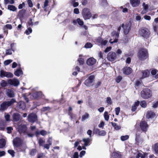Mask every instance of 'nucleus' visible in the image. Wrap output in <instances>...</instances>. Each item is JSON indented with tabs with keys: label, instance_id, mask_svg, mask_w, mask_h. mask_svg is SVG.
<instances>
[{
	"label": "nucleus",
	"instance_id": "obj_51",
	"mask_svg": "<svg viewBox=\"0 0 158 158\" xmlns=\"http://www.w3.org/2000/svg\"><path fill=\"white\" fill-rule=\"evenodd\" d=\"M17 8L15 6L10 5V10L13 11H16Z\"/></svg>",
	"mask_w": 158,
	"mask_h": 158
},
{
	"label": "nucleus",
	"instance_id": "obj_30",
	"mask_svg": "<svg viewBox=\"0 0 158 158\" xmlns=\"http://www.w3.org/2000/svg\"><path fill=\"white\" fill-rule=\"evenodd\" d=\"M20 118V116L18 113H15L13 115V118L15 121H17L19 120Z\"/></svg>",
	"mask_w": 158,
	"mask_h": 158
},
{
	"label": "nucleus",
	"instance_id": "obj_17",
	"mask_svg": "<svg viewBox=\"0 0 158 158\" xmlns=\"http://www.w3.org/2000/svg\"><path fill=\"white\" fill-rule=\"evenodd\" d=\"M130 3L133 6L136 7L140 3V0H130Z\"/></svg>",
	"mask_w": 158,
	"mask_h": 158
},
{
	"label": "nucleus",
	"instance_id": "obj_14",
	"mask_svg": "<svg viewBox=\"0 0 158 158\" xmlns=\"http://www.w3.org/2000/svg\"><path fill=\"white\" fill-rule=\"evenodd\" d=\"M123 71L124 73L128 75L132 72V69L129 67H126L123 69Z\"/></svg>",
	"mask_w": 158,
	"mask_h": 158
},
{
	"label": "nucleus",
	"instance_id": "obj_32",
	"mask_svg": "<svg viewBox=\"0 0 158 158\" xmlns=\"http://www.w3.org/2000/svg\"><path fill=\"white\" fill-rule=\"evenodd\" d=\"M112 126L114 127V129L116 130H118L120 129V126L117 125V124L115 123L111 122Z\"/></svg>",
	"mask_w": 158,
	"mask_h": 158
},
{
	"label": "nucleus",
	"instance_id": "obj_3",
	"mask_svg": "<svg viewBox=\"0 0 158 158\" xmlns=\"http://www.w3.org/2000/svg\"><path fill=\"white\" fill-rule=\"evenodd\" d=\"M131 23L130 22L126 23L125 24L123 23L122 25V27L123 29V32L124 34L126 35L131 30Z\"/></svg>",
	"mask_w": 158,
	"mask_h": 158
},
{
	"label": "nucleus",
	"instance_id": "obj_47",
	"mask_svg": "<svg viewBox=\"0 0 158 158\" xmlns=\"http://www.w3.org/2000/svg\"><path fill=\"white\" fill-rule=\"evenodd\" d=\"M36 151L35 149H32L30 152V154L31 156H34L35 154Z\"/></svg>",
	"mask_w": 158,
	"mask_h": 158
},
{
	"label": "nucleus",
	"instance_id": "obj_39",
	"mask_svg": "<svg viewBox=\"0 0 158 158\" xmlns=\"http://www.w3.org/2000/svg\"><path fill=\"white\" fill-rule=\"evenodd\" d=\"M81 56H82L81 55H79V57H80V58H79L78 60V61L79 63L80 64H82L84 63V60L83 59L80 58Z\"/></svg>",
	"mask_w": 158,
	"mask_h": 158
},
{
	"label": "nucleus",
	"instance_id": "obj_4",
	"mask_svg": "<svg viewBox=\"0 0 158 158\" xmlns=\"http://www.w3.org/2000/svg\"><path fill=\"white\" fill-rule=\"evenodd\" d=\"M82 14L85 19H89L92 16V15L89 10L87 8H85L83 9Z\"/></svg>",
	"mask_w": 158,
	"mask_h": 158
},
{
	"label": "nucleus",
	"instance_id": "obj_50",
	"mask_svg": "<svg viewBox=\"0 0 158 158\" xmlns=\"http://www.w3.org/2000/svg\"><path fill=\"white\" fill-rule=\"evenodd\" d=\"M120 111V108L119 107H118L115 109V111L116 113V114L117 115H118Z\"/></svg>",
	"mask_w": 158,
	"mask_h": 158
},
{
	"label": "nucleus",
	"instance_id": "obj_9",
	"mask_svg": "<svg viewBox=\"0 0 158 158\" xmlns=\"http://www.w3.org/2000/svg\"><path fill=\"white\" fill-rule=\"evenodd\" d=\"M140 33L142 36L147 39L149 37L150 32L148 29L145 28L141 29Z\"/></svg>",
	"mask_w": 158,
	"mask_h": 158
},
{
	"label": "nucleus",
	"instance_id": "obj_44",
	"mask_svg": "<svg viewBox=\"0 0 158 158\" xmlns=\"http://www.w3.org/2000/svg\"><path fill=\"white\" fill-rule=\"evenodd\" d=\"M32 31V30L30 27L28 28L27 30L25 31L26 34L27 35H29L30 33H31Z\"/></svg>",
	"mask_w": 158,
	"mask_h": 158
},
{
	"label": "nucleus",
	"instance_id": "obj_25",
	"mask_svg": "<svg viewBox=\"0 0 158 158\" xmlns=\"http://www.w3.org/2000/svg\"><path fill=\"white\" fill-rule=\"evenodd\" d=\"M42 94V92L39 91L34 93L32 95L34 98H35L39 97H41Z\"/></svg>",
	"mask_w": 158,
	"mask_h": 158
},
{
	"label": "nucleus",
	"instance_id": "obj_56",
	"mask_svg": "<svg viewBox=\"0 0 158 158\" xmlns=\"http://www.w3.org/2000/svg\"><path fill=\"white\" fill-rule=\"evenodd\" d=\"M27 2L29 7H31L33 6V3L31 0H28Z\"/></svg>",
	"mask_w": 158,
	"mask_h": 158
},
{
	"label": "nucleus",
	"instance_id": "obj_7",
	"mask_svg": "<svg viewBox=\"0 0 158 158\" xmlns=\"http://www.w3.org/2000/svg\"><path fill=\"white\" fill-rule=\"evenodd\" d=\"M27 119L29 122L33 123L37 120V116L35 113H32L28 115Z\"/></svg>",
	"mask_w": 158,
	"mask_h": 158
},
{
	"label": "nucleus",
	"instance_id": "obj_36",
	"mask_svg": "<svg viewBox=\"0 0 158 158\" xmlns=\"http://www.w3.org/2000/svg\"><path fill=\"white\" fill-rule=\"evenodd\" d=\"M104 116L105 120L107 121H108L109 118V116L108 115V112L105 111L104 112Z\"/></svg>",
	"mask_w": 158,
	"mask_h": 158
},
{
	"label": "nucleus",
	"instance_id": "obj_26",
	"mask_svg": "<svg viewBox=\"0 0 158 158\" xmlns=\"http://www.w3.org/2000/svg\"><path fill=\"white\" fill-rule=\"evenodd\" d=\"M7 84H10V79H8V82L4 80H2L1 83V85L2 87H5L7 86Z\"/></svg>",
	"mask_w": 158,
	"mask_h": 158
},
{
	"label": "nucleus",
	"instance_id": "obj_48",
	"mask_svg": "<svg viewBox=\"0 0 158 158\" xmlns=\"http://www.w3.org/2000/svg\"><path fill=\"white\" fill-rule=\"evenodd\" d=\"M50 109H51L50 108L49 106H48V107H43L42 109V110L43 111H47V110L49 111V110H50Z\"/></svg>",
	"mask_w": 158,
	"mask_h": 158
},
{
	"label": "nucleus",
	"instance_id": "obj_6",
	"mask_svg": "<svg viewBox=\"0 0 158 158\" xmlns=\"http://www.w3.org/2000/svg\"><path fill=\"white\" fill-rule=\"evenodd\" d=\"M139 125L140 129L143 131L145 132L147 131L149 126L146 122L141 121Z\"/></svg>",
	"mask_w": 158,
	"mask_h": 158
},
{
	"label": "nucleus",
	"instance_id": "obj_33",
	"mask_svg": "<svg viewBox=\"0 0 158 158\" xmlns=\"http://www.w3.org/2000/svg\"><path fill=\"white\" fill-rule=\"evenodd\" d=\"M89 114L88 113H85L82 117V121H83L86 119L88 118H89Z\"/></svg>",
	"mask_w": 158,
	"mask_h": 158
},
{
	"label": "nucleus",
	"instance_id": "obj_53",
	"mask_svg": "<svg viewBox=\"0 0 158 158\" xmlns=\"http://www.w3.org/2000/svg\"><path fill=\"white\" fill-rule=\"evenodd\" d=\"M158 72V71L155 69H153L151 71V73L152 75L153 76L155 75Z\"/></svg>",
	"mask_w": 158,
	"mask_h": 158
},
{
	"label": "nucleus",
	"instance_id": "obj_15",
	"mask_svg": "<svg viewBox=\"0 0 158 158\" xmlns=\"http://www.w3.org/2000/svg\"><path fill=\"white\" fill-rule=\"evenodd\" d=\"M96 62V60L93 58H90L87 61V64L89 65H92L94 64Z\"/></svg>",
	"mask_w": 158,
	"mask_h": 158
},
{
	"label": "nucleus",
	"instance_id": "obj_24",
	"mask_svg": "<svg viewBox=\"0 0 158 158\" xmlns=\"http://www.w3.org/2000/svg\"><path fill=\"white\" fill-rule=\"evenodd\" d=\"M6 121L1 120L0 122V129L4 130L6 125Z\"/></svg>",
	"mask_w": 158,
	"mask_h": 158
},
{
	"label": "nucleus",
	"instance_id": "obj_52",
	"mask_svg": "<svg viewBox=\"0 0 158 158\" xmlns=\"http://www.w3.org/2000/svg\"><path fill=\"white\" fill-rule=\"evenodd\" d=\"M40 133L41 135L44 136L47 135V132L45 131L42 130L40 131Z\"/></svg>",
	"mask_w": 158,
	"mask_h": 158
},
{
	"label": "nucleus",
	"instance_id": "obj_35",
	"mask_svg": "<svg viewBox=\"0 0 158 158\" xmlns=\"http://www.w3.org/2000/svg\"><path fill=\"white\" fill-rule=\"evenodd\" d=\"M49 1L48 0H45V1L44 3L43 8L44 9V10L45 11H47V6H48V3Z\"/></svg>",
	"mask_w": 158,
	"mask_h": 158
},
{
	"label": "nucleus",
	"instance_id": "obj_59",
	"mask_svg": "<svg viewBox=\"0 0 158 158\" xmlns=\"http://www.w3.org/2000/svg\"><path fill=\"white\" fill-rule=\"evenodd\" d=\"M28 23L29 25H35V24H34V23L32 22V19L31 18L30 19V20L28 22Z\"/></svg>",
	"mask_w": 158,
	"mask_h": 158
},
{
	"label": "nucleus",
	"instance_id": "obj_22",
	"mask_svg": "<svg viewBox=\"0 0 158 158\" xmlns=\"http://www.w3.org/2000/svg\"><path fill=\"white\" fill-rule=\"evenodd\" d=\"M15 75L18 77L20 75L23 74V72L22 71L21 68L19 69H17L14 72Z\"/></svg>",
	"mask_w": 158,
	"mask_h": 158
},
{
	"label": "nucleus",
	"instance_id": "obj_41",
	"mask_svg": "<svg viewBox=\"0 0 158 158\" xmlns=\"http://www.w3.org/2000/svg\"><path fill=\"white\" fill-rule=\"evenodd\" d=\"M106 101L107 103L111 105L112 104L111 99L110 97L107 98Z\"/></svg>",
	"mask_w": 158,
	"mask_h": 158
},
{
	"label": "nucleus",
	"instance_id": "obj_62",
	"mask_svg": "<svg viewBox=\"0 0 158 158\" xmlns=\"http://www.w3.org/2000/svg\"><path fill=\"white\" fill-rule=\"evenodd\" d=\"M85 151H81L80 153L79 156L80 157H82L83 156L85 155Z\"/></svg>",
	"mask_w": 158,
	"mask_h": 158
},
{
	"label": "nucleus",
	"instance_id": "obj_28",
	"mask_svg": "<svg viewBox=\"0 0 158 158\" xmlns=\"http://www.w3.org/2000/svg\"><path fill=\"white\" fill-rule=\"evenodd\" d=\"M139 101L135 102L133 106L132 107L131 110L132 111H135L137 109V107L139 105Z\"/></svg>",
	"mask_w": 158,
	"mask_h": 158
},
{
	"label": "nucleus",
	"instance_id": "obj_29",
	"mask_svg": "<svg viewBox=\"0 0 158 158\" xmlns=\"http://www.w3.org/2000/svg\"><path fill=\"white\" fill-rule=\"evenodd\" d=\"M83 141L84 142V145L86 146L89 145V142L91 141L90 139L89 138H84Z\"/></svg>",
	"mask_w": 158,
	"mask_h": 158
},
{
	"label": "nucleus",
	"instance_id": "obj_8",
	"mask_svg": "<svg viewBox=\"0 0 158 158\" xmlns=\"http://www.w3.org/2000/svg\"><path fill=\"white\" fill-rule=\"evenodd\" d=\"M17 129L20 134H23L25 135V134L27 133V127L25 125L21 124L18 125Z\"/></svg>",
	"mask_w": 158,
	"mask_h": 158
},
{
	"label": "nucleus",
	"instance_id": "obj_57",
	"mask_svg": "<svg viewBox=\"0 0 158 158\" xmlns=\"http://www.w3.org/2000/svg\"><path fill=\"white\" fill-rule=\"evenodd\" d=\"M122 79V77L120 76H118L116 79L117 82L119 83L120 82Z\"/></svg>",
	"mask_w": 158,
	"mask_h": 158
},
{
	"label": "nucleus",
	"instance_id": "obj_49",
	"mask_svg": "<svg viewBox=\"0 0 158 158\" xmlns=\"http://www.w3.org/2000/svg\"><path fill=\"white\" fill-rule=\"evenodd\" d=\"M77 23L79 25H83L84 24V22L83 21L81 20L80 19L78 18L77 19Z\"/></svg>",
	"mask_w": 158,
	"mask_h": 158
},
{
	"label": "nucleus",
	"instance_id": "obj_45",
	"mask_svg": "<svg viewBox=\"0 0 158 158\" xmlns=\"http://www.w3.org/2000/svg\"><path fill=\"white\" fill-rule=\"evenodd\" d=\"M142 6L143 9L148 10V4H146L144 2H143V3Z\"/></svg>",
	"mask_w": 158,
	"mask_h": 158
},
{
	"label": "nucleus",
	"instance_id": "obj_43",
	"mask_svg": "<svg viewBox=\"0 0 158 158\" xmlns=\"http://www.w3.org/2000/svg\"><path fill=\"white\" fill-rule=\"evenodd\" d=\"M45 142V141L43 139L40 138L39 140V143L40 146H42L44 143Z\"/></svg>",
	"mask_w": 158,
	"mask_h": 158
},
{
	"label": "nucleus",
	"instance_id": "obj_23",
	"mask_svg": "<svg viewBox=\"0 0 158 158\" xmlns=\"http://www.w3.org/2000/svg\"><path fill=\"white\" fill-rule=\"evenodd\" d=\"M155 115V114L152 111H148L147 113L146 117L149 118L153 117Z\"/></svg>",
	"mask_w": 158,
	"mask_h": 158
},
{
	"label": "nucleus",
	"instance_id": "obj_2",
	"mask_svg": "<svg viewBox=\"0 0 158 158\" xmlns=\"http://www.w3.org/2000/svg\"><path fill=\"white\" fill-rule=\"evenodd\" d=\"M152 96V92L148 89H144L141 92V96L143 98L147 99Z\"/></svg>",
	"mask_w": 158,
	"mask_h": 158
},
{
	"label": "nucleus",
	"instance_id": "obj_42",
	"mask_svg": "<svg viewBox=\"0 0 158 158\" xmlns=\"http://www.w3.org/2000/svg\"><path fill=\"white\" fill-rule=\"evenodd\" d=\"M106 133L105 131H100L98 135L101 136H104L106 135Z\"/></svg>",
	"mask_w": 158,
	"mask_h": 158
},
{
	"label": "nucleus",
	"instance_id": "obj_64",
	"mask_svg": "<svg viewBox=\"0 0 158 158\" xmlns=\"http://www.w3.org/2000/svg\"><path fill=\"white\" fill-rule=\"evenodd\" d=\"M158 106V102H154V103L153 104L152 107L154 108H155L157 107Z\"/></svg>",
	"mask_w": 158,
	"mask_h": 158
},
{
	"label": "nucleus",
	"instance_id": "obj_54",
	"mask_svg": "<svg viewBox=\"0 0 158 158\" xmlns=\"http://www.w3.org/2000/svg\"><path fill=\"white\" fill-rule=\"evenodd\" d=\"M73 158H79V154L78 152H76L74 153L73 155Z\"/></svg>",
	"mask_w": 158,
	"mask_h": 158
},
{
	"label": "nucleus",
	"instance_id": "obj_1",
	"mask_svg": "<svg viewBox=\"0 0 158 158\" xmlns=\"http://www.w3.org/2000/svg\"><path fill=\"white\" fill-rule=\"evenodd\" d=\"M148 52L146 49H141L139 52L138 56L139 58L141 60H144L148 57Z\"/></svg>",
	"mask_w": 158,
	"mask_h": 158
},
{
	"label": "nucleus",
	"instance_id": "obj_21",
	"mask_svg": "<svg viewBox=\"0 0 158 158\" xmlns=\"http://www.w3.org/2000/svg\"><path fill=\"white\" fill-rule=\"evenodd\" d=\"M119 36V33L118 32H117L116 34L115 35V39L113 41H112V40H110V42L111 44H113L114 43H117L118 41V39L117 38Z\"/></svg>",
	"mask_w": 158,
	"mask_h": 158
},
{
	"label": "nucleus",
	"instance_id": "obj_55",
	"mask_svg": "<svg viewBox=\"0 0 158 158\" xmlns=\"http://www.w3.org/2000/svg\"><path fill=\"white\" fill-rule=\"evenodd\" d=\"M101 82L100 81H98L95 84V87L96 88L98 87L101 84Z\"/></svg>",
	"mask_w": 158,
	"mask_h": 158
},
{
	"label": "nucleus",
	"instance_id": "obj_13",
	"mask_svg": "<svg viewBox=\"0 0 158 158\" xmlns=\"http://www.w3.org/2000/svg\"><path fill=\"white\" fill-rule=\"evenodd\" d=\"M0 76L1 77H10V72H6L3 70H1L0 72Z\"/></svg>",
	"mask_w": 158,
	"mask_h": 158
},
{
	"label": "nucleus",
	"instance_id": "obj_19",
	"mask_svg": "<svg viewBox=\"0 0 158 158\" xmlns=\"http://www.w3.org/2000/svg\"><path fill=\"white\" fill-rule=\"evenodd\" d=\"M18 106L20 109L24 110L26 108V105L24 102H20L17 104Z\"/></svg>",
	"mask_w": 158,
	"mask_h": 158
},
{
	"label": "nucleus",
	"instance_id": "obj_16",
	"mask_svg": "<svg viewBox=\"0 0 158 158\" xmlns=\"http://www.w3.org/2000/svg\"><path fill=\"white\" fill-rule=\"evenodd\" d=\"M19 84V82L18 79L14 78L12 80L10 79V85L16 86H18Z\"/></svg>",
	"mask_w": 158,
	"mask_h": 158
},
{
	"label": "nucleus",
	"instance_id": "obj_10",
	"mask_svg": "<svg viewBox=\"0 0 158 158\" xmlns=\"http://www.w3.org/2000/svg\"><path fill=\"white\" fill-rule=\"evenodd\" d=\"M116 55L114 52H110L108 54L107 58L108 60L110 61H113L116 58Z\"/></svg>",
	"mask_w": 158,
	"mask_h": 158
},
{
	"label": "nucleus",
	"instance_id": "obj_63",
	"mask_svg": "<svg viewBox=\"0 0 158 158\" xmlns=\"http://www.w3.org/2000/svg\"><path fill=\"white\" fill-rule=\"evenodd\" d=\"M111 49V47H107L106 49L104 50V52L105 53H107L110 51Z\"/></svg>",
	"mask_w": 158,
	"mask_h": 158
},
{
	"label": "nucleus",
	"instance_id": "obj_27",
	"mask_svg": "<svg viewBox=\"0 0 158 158\" xmlns=\"http://www.w3.org/2000/svg\"><path fill=\"white\" fill-rule=\"evenodd\" d=\"M98 42L102 46L105 45L107 43L108 41L106 40L100 39L98 40Z\"/></svg>",
	"mask_w": 158,
	"mask_h": 158
},
{
	"label": "nucleus",
	"instance_id": "obj_11",
	"mask_svg": "<svg viewBox=\"0 0 158 158\" xmlns=\"http://www.w3.org/2000/svg\"><path fill=\"white\" fill-rule=\"evenodd\" d=\"M10 106V101L4 102L0 105V110L4 111Z\"/></svg>",
	"mask_w": 158,
	"mask_h": 158
},
{
	"label": "nucleus",
	"instance_id": "obj_38",
	"mask_svg": "<svg viewBox=\"0 0 158 158\" xmlns=\"http://www.w3.org/2000/svg\"><path fill=\"white\" fill-rule=\"evenodd\" d=\"M140 106L143 108L146 107L147 106V104L146 102L145 101H142L140 103Z\"/></svg>",
	"mask_w": 158,
	"mask_h": 158
},
{
	"label": "nucleus",
	"instance_id": "obj_12",
	"mask_svg": "<svg viewBox=\"0 0 158 158\" xmlns=\"http://www.w3.org/2000/svg\"><path fill=\"white\" fill-rule=\"evenodd\" d=\"M13 142L15 147H18L22 144V140L20 138L16 137L14 139Z\"/></svg>",
	"mask_w": 158,
	"mask_h": 158
},
{
	"label": "nucleus",
	"instance_id": "obj_40",
	"mask_svg": "<svg viewBox=\"0 0 158 158\" xmlns=\"http://www.w3.org/2000/svg\"><path fill=\"white\" fill-rule=\"evenodd\" d=\"M154 149L155 152L157 154H158V143H156L155 145Z\"/></svg>",
	"mask_w": 158,
	"mask_h": 158
},
{
	"label": "nucleus",
	"instance_id": "obj_61",
	"mask_svg": "<svg viewBox=\"0 0 158 158\" xmlns=\"http://www.w3.org/2000/svg\"><path fill=\"white\" fill-rule=\"evenodd\" d=\"M25 5V4L24 2L22 3V4H20L18 6V8L19 9H22L23 6H24Z\"/></svg>",
	"mask_w": 158,
	"mask_h": 158
},
{
	"label": "nucleus",
	"instance_id": "obj_20",
	"mask_svg": "<svg viewBox=\"0 0 158 158\" xmlns=\"http://www.w3.org/2000/svg\"><path fill=\"white\" fill-rule=\"evenodd\" d=\"M143 76L141 77V78H144L148 77L150 74V72L148 70H145L142 72Z\"/></svg>",
	"mask_w": 158,
	"mask_h": 158
},
{
	"label": "nucleus",
	"instance_id": "obj_18",
	"mask_svg": "<svg viewBox=\"0 0 158 158\" xmlns=\"http://www.w3.org/2000/svg\"><path fill=\"white\" fill-rule=\"evenodd\" d=\"M6 140L4 138L0 139V148H3L6 146Z\"/></svg>",
	"mask_w": 158,
	"mask_h": 158
},
{
	"label": "nucleus",
	"instance_id": "obj_46",
	"mask_svg": "<svg viewBox=\"0 0 158 158\" xmlns=\"http://www.w3.org/2000/svg\"><path fill=\"white\" fill-rule=\"evenodd\" d=\"M92 47V44L90 43H87L85 46V47L86 48H89Z\"/></svg>",
	"mask_w": 158,
	"mask_h": 158
},
{
	"label": "nucleus",
	"instance_id": "obj_31",
	"mask_svg": "<svg viewBox=\"0 0 158 158\" xmlns=\"http://www.w3.org/2000/svg\"><path fill=\"white\" fill-rule=\"evenodd\" d=\"M10 29V24H7L5 25L3 27V30L5 33H7V29Z\"/></svg>",
	"mask_w": 158,
	"mask_h": 158
},
{
	"label": "nucleus",
	"instance_id": "obj_34",
	"mask_svg": "<svg viewBox=\"0 0 158 158\" xmlns=\"http://www.w3.org/2000/svg\"><path fill=\"white\" fill-rule=\"evenodd\" d=\"M26 12V10H25L22 9L20 10L19 12V15L20 17H23V15L25 14Z\"/></svg>",
	"mask_w": 158,
	"mask_h": 158
},
{
	"label": "nucleus",
	"instance_id": "obj_37",
	"mask_svg": "<svg viewBox=\"0 0 158 158\" xmlns=\"http://www.w3.org/2000/svg\"><path fill=\"white\" fill-rule=\"evenodd\" d=\"M129 138V136L126 135L125 136H121L120 137L122 141H124L127 139Z\"/></svg>",
	"mask_w": 158,
	"mask_h": 158
},
{
	"label": "nucleus",
	"instance_id": "obj_5",
	"mask_svg": "<svg viewBox=\"0 0 158 158\" xmlns=\"http://www.w3.org/2000/svg\"><path fill=\"white\" fill-rule=\"evenodd\" d=\"M94 75H90L85 81V84L87 86H90L93 85L94 81Z\"/></svg>",
	"mask_w": 158,
	"mask_h": 158
},
{
	"label": "nucleus",
	"instance_id": "obj_58",
	"mask_svg": "<svg viewBox=\"0 0 158 158\" xmlns=\"http://www.w3.org/2000/svg\"><path fill=\"white\" fill-rule=\"evenodd\" d=\"M101 4L103 6H106L107 5L106 0H102Z\"/></svg>",
	"mask_w": 158,
	"mask_h": 158
},
{
	"label": "nucleus",
	"instance_id": "obj_60",
	"mask_svg": "<svg viewBox=\"0 0 158 158\" xmlns=\"http://www.w3.org/2000/svg\"><path fill=\"white\" fill-rule=\"evenodd\" d=\"M4 64L5 65H7L10 64V59L5 61L4 62Z\"/></svg>",
	"mask_w": 158,
	"mask_h": 158
}]
</instances>
